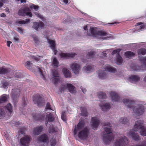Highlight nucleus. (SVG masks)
I'll return each mask as SVG.
<instances>
[{
    "mask_svg": "<svg viewBox=\"0 0 146 146\" xmlns=\"http://www.w3.org/2000/svg\"><path fill=\"white\" fill-rule=\"evenodd\" d=\"M135 131H139L140 135L143 136H146V129L143 121L139 120L136 121L133 129L130 130L127 132L128 136L131 137L134 140L137 141L139 139V137Z\"/></svg>",
    "mask_w": 146,
    "mask_h": 146,
    "instance_id": "obj_1",
    "label": "nucleus"
},
{
    "mask_svg": "<svg viewBox=\"0 0 146 146\" xmlns=\"http://www.w3.org/2000/svg\"><path fill=\"white\" fill-rule=\"evenodd\" d=\"M123 103L130 110H133L134 116H139L142 115L144 112V107L141 104H135V102L132 99L123 98Z\"/></svg>",
    "mask_w": 146,
    "mask_h": 146,
    "instance_id": "obj_2",
    "label": "nucleus"
},
{
    "mask_svg": "<svg viewBox=\"0 0 146 146\" xmlns=\"http://www.w3.org/2000/svg\"><path fill=\"white\" fill-rule=\"evenodd\" d=\"M74 133V136L78 133V137L81 140H84L87 138L89 131L87 128L84 127L83 122L81 121L79 122L77 126H75Z\"/></svg>",
    "mask_w": 146,
    "mask_h": 146,
    "instance_id": "obj_3",
    "label": "nucleus"
},
{
    "mask_svg": "<svg viewBox=\"0 0 146 146\" xmlns=\"http://www.w3.org/2000/svg\"><path fill=\"white\" fill-rule=\"evenodd\" d=\"M111 124L109 123H105L103 128L106 133L103 134V140L105 143H107L114 139V136L111 133L112 130Z\"/></svg>",
    "mask_w": 146,
    "mask_h": 146,
    "instance_id": "obj_4",
    "label": "nucleus"
},
{
    "mask_svg": "<svg viewBox=\"0 0 146 146\" xmlns=\"http://www.w3.org/2000/svg\"><path fill=\"white\" fill-rule=\"evenodd\" d=\"M87 34L88 36L97 37L104 39L107 38L112 39L111 36L108 35L106 32L102 31H98L96 28H90L89 31L88 32Z\"/></svg>",
    "mask_w": 146,
    "mask_h": 146,
    "instance_id": "obj_5",
    "label": "nucleus"
},
{
    "mask_svg": "<svg viewBox=\"0 0 146 146\" xmlns=\"http://www.w3.org/2000/svg\"><path fill=\"white\" fill-rule=\"evenodd\" d=\"M138 57L139 60L143 63V65L141 67L135 66L133 69L134 70H143L146 67V50L141 48L138 50Z\"/></svg>",
    "mask_w": 146,
    "mask_h": 146,
    "instance_id": "obj_6",
    "label": "nucleus"
},
{
    "mask_svg": "<svg viewBox=\"0 0 146 146\" xmlns=\"http://www.w3.org/2000/svg\"><path fill=\"white\" fill-rule=\"evenodd\" d=\"M98 98L101 102L99 104V106L102 110L104 111H106L111 108L110 104L103 100L106 98V96L105 93L103 92H99L98 93Z\"/></svg>",
    "mask_w": 146,
    "mask_h": 146,
    "instance_id": "obj_7",
    "label": "nucleus"
},
{
    "mask_svg": "<svg viewBox=\"0 0 146 146\" xmlns=\"http://www.w3.org/2000/svg\"><path fill=\"white\" fill-rule=\"evenodd\" d=\"M128 143L127 137L122 135L118 137L115 143L114 146H127Z\"/></svg>",
    "mask_w": 146,
    "mask_h": 146,
    "instance_id": "obj_8",
    "label": "nucleus"
},
{
    "mask_svg": "<svg viewBox=\"0 0 146 146\" xmlns=\"http://www.w3.org/2000/svg\"><path fill=\"white\" fill-rule=\"evenodd\" d=\"M33 100L35 104H37L39 107L44 105V100L39 94H36L33 96Z\"/></svg>",
    "mask_w": 146,
    "mask_h": 146,
    "instance_id": "obj_9",
    "label": "nucleus"
},
{
    "mask_svg": "<svg viewBox=\"0 0 146 146\" xmlns=\"http://www.w3.org/2000/svg\"><path fill=\"white\" fill-rule=\"evenodd\" d=\"M8 96L5 95H3L0 97V104L7 100ZM5 113L4 109L0 107V119L4 117L5 115Z\"/></svg>",
    "mask_w": 146,
    "mask_h": 146,
    "instance_id": "obj_10",
    "label": "nucleus"
},
{
    "mask_svg": "<svg viewBox=\"0 0 146 146\" xmlns=\"http://www.w3.org/2000/svg\"><path fill=\"white\" fill-rule=\"evenodd\" d=\"M120 50L118 49L114 50L112 53V55L115 54L116 59L115 60V62L118 64L121 65L122 64L123 60L122 58L119 55V52Z\"/></svg>",
    "mask_w": 146,
    "mask_h": 146,
    "instance_id": "obj_11",
    "label": "nucleus"
},
{
    "mask_svg": "<svg viewBox=\"0 0 146 146\" xmlns=\"http://www.w3.org/2000/svg\"><path fill=\"white\" fill-rule=\"evenodd\" d=\"M70 67L75 74H79L81 69V66L79 64L73 62L70 65Z\"/></svg>",
    "mask_w": 146,
    "mask_h": 146,
    "instance_id": "obj_12",
    "label": "nucleus"
},
{
    "mask_svg": "<svg viewBox=\"0 0 146 146\" xmlns=\"http://www.w3.org/2000/svg\"><path fill=\"white\" fill-rule=\"evenodd\" d=\"M31 139L30 137L26 135L21 138L20 142L23 146H28Z\"/></svg>",
    "mask_w": 146,
    "mask_h": 146,
    "instance_id": "obj_13",
    "label": "nucleus"
},
{
    "mask_svg": "<svg viewBox=\"0 0 146 146\" xmlns=\"http://www.w3.org/2000/svg\"><path fill=\"white\" fill-rule=\"evenodd\" d=\"M100 120L97 117H93L92 119L91 124L92 128L94 130L97 129L100 122Z\"/></svg>",
    "mask_w": 146,
    "mask_h": 146,
    "instance_id": "obj_14",
    "label": "nucleus"
},
{
    "mask_svg": "<svg viewBox=\"0 0 146 146\" xmlns=\"http://www.w3.org/2000/svg\"><path fill=\"white\" fill-rule=\"evenodd\" d=\"M33 117L34 120L36 121H41L44 119L45 115L41 113H33Z\"/></svg>",
    "mask_w": 146,
    "mask_h": 146,
    "instance_id": "obj_15",
    "label": "nucleus"
},
{
    "mask_svg": "<svg viewBox=\"0 0 146 146\" xmlns=\"http://www.w3.org/2000/svg\"><path fill=\"white\" fill-rule=\"evenodd\" d=\"M20 90L18 89H13V91L12 93L11 97L13 100L15 99L18 98L20 96Z\"/></svg>",
    "mask_w": 146,
    "mask_h": 146,
    "instance_id": "obj_16",
    "label": "nucleus"
},
{
    "mask_svg": "<svg viewBox=\"0 0 146 146\" xmlns=\"http://www.w3.org/2000/svg\"><path fill=\"white\" fill-rule=\"evenodd\" d=\"M48 41L50 44V48L54 51V54L56 55L57 51V50L56 49V45L55 41L52 40H50L49 39H48Z\"/></svg>",
    "mask_w": 146,
    "mask_h": 146,
    "instance_id": "obj_17",
    "label": "nucleus"
},
{
    "mask_svg": "<svg viewBox=\"0 0 146 146\" xmlns=\"http://www.w3.org/2000/svg\"><path fill=\"white\" fill-rule=\"evenodd\" d=\"M135 26H137V29L135 31L136 32H138L143 31L145 29V25L142 22L137 23Z\"/></svg>",
    "mask_w": 146,
    "mask_h": 146,
    "instance_id": "obj_18",
    "label": "nucleus"
},
{
    "mask_svg": "<svg viewBox=\"0 0 146 146\" xmlns=\"http://www.w3.org/2000/svg\"><path fill=\"white\" fill-rule=\"evenodd\" d=\"M30 11V9L28 7H26L19 9L18 12V14L20 16H25L27 12Z\"/></svg>",
    "mask_w": 146,
    "mask_h": 146,
    "instance_id": "obj_19",
    "label": "nucleus"
},
{
    "mask_svg": "<svg viewBox=\"0 0 146 146\" xmlns=\"http://www.w3.org/2000/svg\"><path fill=\"white\" fill-rule=\"evenodd\" d=\"M110 96L112 100L114 101H118L120 99L119 96L116 92H111L110 93Z\"/></svg>",
    "mask_w": 146,
    "mask_h": 146,
    "instance_id": "obj_20",
    "label": "nucleus"
},
{
    "mask_svg": "<svg viewBox=\"0 0 146 146\" xmlns=\"http://www.w3.org/2000/svg\"><path fill=\"white\" fill-rule=\"evenodd\" d=\"M104 68L106 71L110 72L115 73L116 72V69L115 68L108 64L105 65Z\"/></svg>",
    "mask_w": 146,
    "mask_h": 146,
    "instance_id": "obj_21",
    "label": "nucleus"
},
{
    "mask_svg": "<svg viewBox=\"0 0 146 146\" xmlns=\"http://www.w3.org/2000/svg\"><path fill=\"white\" fill-rule=\"evenodd\" d=\"M94 70V66L92 65H87L84 67L83 71L86 73H89L92 72Z\"/></svg>",
    "mask_w": 146,
    "mask_h": 146,
    "instance_id": "obj_22",
    "label": "nucleus"
},
{
    "mask_svg": "<svg viewBox=\"0 0 146 146\" xmlns=\"http://www.w3.org/2000/svg\"><path fill=\"white\" fill-rule=\"evenodd\" d=\"M98 77L100 79L103 80L107 78L106 72L103 70H99L97 72Z\"/></svg>",
    "mask_w": 146,
    "mask_h": 146,
    "instance_id": "obj_23",
    "label": "nucleus"
},
{
    "mask_svg": "<svg viewBox=\"0 0 146 146\" xmlns=\"http://www.w3.org/2000/svg\"><path fill=\"white\" fill-rule=\"evenodd\" d=\"M44 23L41 21L39 22L38 23L35 22L33 23V27L37 31L39 27L41 28H42L44 27Z\"/></svg>",
    "mask_w": 146,
    "mask_h": 146,
    "instance_id": "obj_24",
    "label": "nucleus"
},
{
    "mask_svg": "<svg viewBox=\"0 0 146 146\" xmlns=\"http://www.w3.org/2000/svg\"><path fill=\"white\" fill-rule=\"evenodd\" d=\"M140 78L138 76L131 75L129 77L128 80L130 82L134 83L140 80Z\"/></svg>",
    "mask_w": 146,
    "mask_h": 146,
    "instance_id": "obj_25",
    "label": "nucleus"
},
{
    "mask_svg": "<svg viewBox=\"0 0 146 146\" xmlns=\"http://www.w3.org/2000/svg\"><path fill=\"white\" fill-rule=\"evenodd\" d=\"M66 86L68 88L69 92L72 93H74L76 92V89L75 87L72 84L66 83L64 84V87Z\"/></svg>",
    "mask_w": 146,
    "mask_h": 146,
    "instance_id": "obj_26",
    "label": "nucleus"
},
{
    "mask_svg": "<svg viewBox=\"0 0 146 146\" xmlns=\"http://www.w3.org/2000/svg\"><path fill=\"white\" fill-rule=\"evenodd\" d=\"M4 108L6 112L8 113L11 114L13 112L12 106L11 104L9 103L4 107Z\"/></svg>",
    "mask_w": 146,
    "mask_h": 146,
    "instance_id": "obj_27",
    "label": "nucleus"
},
{
    "mask_svg": "<svg viewBox=\"0 0 146 146\" xmlns=\"http://www.w3.org/2000/svg\"><path fill=\"white\" fill-rule=\"evenodd\" d=\"M43 128V126L40 125L36 127L33 130V134L35 135H38L42 132Z\"/></svg>",
    "mask_w": 146,
    "mask_h": 146,
    "instance_id": "obj_28",
    "label": "nucleus"
},
{
    "mask_svg": "<svg viewBox=\"0 0 146 146\" xmlns=\"http://www.w3.org/2000/svg\"><path fill=\"white\" fill-rule=\"evenodd\" d=\"M37 140L38 141L46 142L48 140V136L45 134L42 135L37 138Z\"/></svg>",
    "mask_w": 146,
    "mask_h": 146,
    "instance_id": "obj_29",
    "label": "nucleus"
},
{
    "mask_svg": "<svg viewBox=\"0 0 146 146\" xmlns=\"http://www.w3.org/2000/svg\"><path fill=\"white\" fill-rule=\"evenodd\" d=\"M119 122L124 125H128L129 124V120L126 117H122L119 120Z\"/></svg>",
    "mask_w": 146,
    "mask_h": 146,
    "instance_id": "obj_30",
    "label": "nucleus"
},
{
    "mask_svg": "<svg viewBox=\"0 0 146 146\" xmlns=\"http://www.w3.org/2000/svg\"><path fill=\"white\" fill-rule=\"evenodd\" d=\"M48 131L50 133L56 132L57 131V128L54 127L53 125H51L49 126Z\"/></svg>",
    "mask_w": 146,
    "mask_h": 146,
    "instance_id": "obj_31",
    "label": "nucleus"
},
{
    "mask_svg": "<svg viewBox=\"0 0 146 146\" xmlns=\"http://www.w3.org/2000/svg\"><path fill=\"white\" fill-rule=\"evenodd\" d=\"M8 72V69L7 68H5V66H2L0 67V74H4L7 73Z\"/></svg>",
    "mask_w": 146,
    "mask_h": 146,
    "instance_id": "obj_32",
    "label": "nucleus"
},
{
    "mask_svg": "<svg viewBox=\"0 0 146 146\" xmlns=\"http://www.w3.org/2000/svg\"><path fill=\"white\" fill-rule=\"evenodd\" d=\"M30 21V20L29 19H26L25 21L24 20H17L15 22V24L17 25L18 24H23L27 23Z\"/></svg>",
    "mask_w": 146,
    "mask_h": 146,
    "instance_id": "obj_33",
    "label": "nucleus"
},
{
    "mask_svg": "<svg viewBox=\"0 0 146 146\" xmlns=\"http://www.w3.org/2000/svg\"><path fill=\"white\" fill-rule=\"evenodd\" d=\"M47 119L48 121L50 122L53 121L54 120L53 115L51 113H50L49 114L46 115V119Z\"/></svg>",
    "mask_w": 146,
    "mask_h": 146,
    "instance_id": "obj_34",
    "label": "nucleus"
},
{
    "mask_svg": "<svg viewBox=\"0 0 146 146\" xmlns=\"http://www.w3.org/2000/svg\"><path fill=\"white\" fill-rule=\"evenodd\" d=\"M125 55L126 57L129 58L134 56L135 54L131 51H127L125 52Z\"/></svg>",
    "mask_w": 146,
    "mask_h": 146,
    "instance_id": "obj_35",
    "label": "nucleus"
},
{
    "mask_svg": "<svg viewBox=\"0 0 146 146\" xmlns=\"http://www.w3.org/2000/svg\"><path fill=\"white\" fill-rule=\"evenodd\" d=\"M25 65L26 67L29 70L32 69V66L33 65V64L30 61H27L25 63Z\"/></svg>",
    "mask_w": 146,
    "mask_h": 146,
    "instance_id": "obj_36",
    "label": "nucleus"
},
{
    "mask_svg": "<svg viewBox=\"0 0 146 146\" xmlns=\"http://www.w3.org/2000/svg\"><path fill=\"white\" fill-rule=\"evenodd\" d=\"M71 76V73L70 71L64 68V77L70 78Z\"/></svg>",
    "mask_w": 146,
    "mask_h": 146,
    "instance_id": "obj_37",
    "label": "nucleus"
},
{
    "mask_svg": "<svg viewBox=\"0 0 146 146\" xmlns=\"http://www.w3.org/2000/svg\"><path fill=\"white\" fill-rule=\"evenodd\" d=\"M81 114L82 115L84 116H86L87 115V113L86 109L85 108H81Z\"/></svg>",
    "mask_w": 146,
    "mask_h": 146,
    "instance_id": "obj_38",
    "label": "nucleus"
},
{
    "mask_svg": "<svg viewBox=\"0 0 146 146\" xmlns=\"http://www.w3.org/2000/svg\"><path fill=\"white\" fill-rule=\"evenodd\" d=\"M76 54L75 53H64V58H70V57H74Z\"/></svg>",
    "mask_w": 146,
    "mask_h": 146,
    "instance_id": "obj_39",
    "label": "nucleus"
},
{
    "mask_svg": "<svg viewBox=\"0 0 146 146\" xmlns=\"http://www.w3.org/2000/svg\"><path fill=\"white\" fill-rule=\"evenodd\" d=\"M58 64L59 62L57 59L56 58H54L53 59L52 62V64L53 66L54 67H57L58 66Z\"/></svg>",
    "mask_w": 146,
    "mask_h": 146,
    "instance_id": "obj_40",
    "label": "nucleus"
},
{
    "mask_svg": "<svg viewBox=\"0 0 146 146\" xmlns=\"http://www.w3.org/2000/svg\"><path fill=\"white\" fill-rule=\"evenodd\" d=\"M94 52L93 51H92L88 53L87 57L88 58H91L94 57Z\"/></svg>",
    "mask_w": 146,
    "mask_h": 146,
    "instance_id": "obj_41",
    "label": "nucleus"
},
{
    "mask_svg": "<svg viewBox=\"0 0 146 146\" xmlns=\"http://www.w3.org/2000/svg\"><path fill=\"white\" fill-rule=\"evenodd\" d=\"M22 106L23 107H24L26 105H27L28 103L27 100L25 99V97L22 98Z\"/></svg>",
    "mask_w": 146,
    "mask_h": 146,
    "instance_id": "obj_42",
    "label": "nucleus"
},
{
    "mask_svg": "<svg viewBox=\"0 0 146 146\" xmlns=\"http://www.w3.org/2000/svg\"><path fill=\"white\" fill-rule=\"evenodd\" d=\"M46 109L51 110L52 111H54V109H55V108H51L50 103L48 102L46 105Z\"/></svg>",
    "mask_w": 146,
    "mask_h": 146,
    "instance_id": "obj_43",
    "label": "nucleus"
},
{
    "mask_svg": "<svg viewBox=\"0 0 146 146\" xmlns=\"http://www.w3.org/2000/svg\"><path fill=\"white\" fill-rule=\"evenodd\" d=\"M27 129L25 127H22L20 129V132L23 135H25V132L26 131Z\"/></svg>",
    "mask_w": 146,
    "mask_h": 146,
    "instance_id": "obj_44",
    "label": "nucleus"
},
{
    "mask_svg": "<svg viewBox=\"0 0 146 146\" xmlns=\"http://www.w3.org/2000/svg\"><path fill=\"white\" fill-rule=\"evenodd\" d=\"M32 37L33 38L34 40L36 43L38 44L40 42L38 38L35 35H33Z\"/></svg>",
    "mask_w": 146,
    "mask_h": 146,
    "instance_id": "obj_45",
    "label": "nucleus"
},
{
    "mask_svg": "<svg viewBox=\"0 0 146 146\" xmlns=\"http://www.w3.org/2000/svg\"><path fill=\"white\" fill-rule=\"evenodd\" d=\"M15 77L17 78H21L22 77V75L21 73L17 72L15 74Z\"/></svg>",
    "mask_w": 146,
    "mask_h": 146,
    "instance_id": "obj_46",
    "label": "nucleus"
},
{
    "mask_svg": "<svg viewBox=\"0 0 146 146\" xmlns=\"http://www.w3.org/2000/svg\"><path fill=\"white\" fill-rule=\"evenodd\" d=\"M35 14L37 17L41 19H44L43 17L38 12H35Z\"/></svg>",
    "mask_w": 146,
    "mask_h": 146,
    "instance_id": "obj_47",
    "label": "nucleus"
},
{
    "mask_svg": "<svg viewBox=\"0 0 146 146\" xmlns=\"http://www.w3.org/2000/svg\"><path fill=\"white\" fill-rule=\"evenodd\" d=\"M9 85V83L7 82H4L2 83V86L4 88L7 87Z\"/></svg>",
    "mask_w": 146,
    "mask_h": 146,
    "instance_id": "obj_48",
    "label": "nucleus"
},
{
    "mask_svg": "<svg viewBox=\"0 0 146 146\" xmlns=\"http://www.w3.org/2000/svg\"><path fill=\"white\" fill-rule=\"evenodd\" d=\"M59 81V77H54V82L55 84L57 83Z\"/></svg>",
    "mask_w": 146,
    "mask_h": 146,
    "instance_id": "obj_49",
    "label": "nucleus"
},
{
    "mask_svg": "<svg viewBox=\"0 0 146 146\" xmlns=\"http://www.w3.org/2000/svg\"><path fill=\"white\" fill-rule=\"evenodd\" d=\"M39 7L38 5H36L34 4H32L30 6V8L31 9H33L35 10L38 9Z\"/></svg>",
    "mask_w": 146,
    "mask_h": 146,
    "instance_id": "obj_50",
    "label": "nucleus"
},
{
    "mask_svg": "<svg viewBox=\"0 0 146 146\" xmlns=\"http://www.w3.org/2000/svg\"><path fill=\"white\" fill-rule=\"evenodd\" d=\"M52 74L54 77H59L58 72L56 70L54 71L53 72Z\"/></svg>",
    "mask_w": 146,
    "mask_h": 146,
    "instance_id": "obj_51",
    "label": "nucleus"
},
{
    "mask_svg": "<svg viewBox=\"0 0 146 146\" xmlns=\"http://www.w3.org/2000/svg\"><path fill=\"white\" fill-rule=\"evenodd\" d=\"M51 145L52 146H55L56 144V140H50Z\"/></svg>",
    "mask_w": 146,
    "mask_h": 146,
    "instance_id": "obj_52",
    "label": "nucleus"
},
{
    "mask_svg": "<svg viewBox=\"0 0 146 146\" xmlns=\"http://www.w3.org/2000/svg\"><path fill=\"white\" fill-rule=\"evenodd\" d=\"M29 16L30 17H32L33 16V15L31 12L30 11H29L27 12L25 15V16Z\"/></svg>",
    "mask_w": 146,
    "mask_h": 146,
    "instance_id": "obj_53",
    "label": "nucleus"
},
{
    "mask_svg": "<svg viewBox=\"0 0 146 146\" xmlns=\"http://www.w3.org/2000/svg\"><path fill=\"white\" fill-rule=\"evenodd\" d=\"M17 31L21 34H22L23 33V30L21 28H18Z\"/></svg>",
    "mask_w": 146,
    "mask_h": 146,
    "instance_id": "obj_54",
    "label": "nucleus"
},
{
    "mask_svg": "<svg viewBox=\"0 0 146 146\" xmlns=\"http://www.w3.org/2000/svg\"><path fill=\"white\" fill-rule=\"evenodd\" d=\"M13 40H14V41L15 42H18L19 41V39L17 37H14Z\"/></svg>",
    "mask_w": 146,
    "mask_h": 146,
    "instance_id": "obj_55",
    "label": "nucleus"
},
{
    "mask_svg": "<svg viewBox=\"0 0 146 146\" xmlns=\"http://www.w3.org/2000/svg\"><path fill=\"white\" fill-rule=\"evenodd\" d=\"M60 90L61 92L64 91V85H62V86L60 87Z\"/></svg>",
    "mask_w": 146,
    "mask_h": 146,
    "instance_id": "obj_56",
    "label": "nucleus"
},
{
    "mask_svg": "<svg viewBox=\"0 0 146 146\" xmlns=\"http://www.w3.org/2000/svg\"><path fill=\"white\" fill-rule=\"evenodd\" d=\"M33 58L37 61H38L39 60V58L38 57H37L33 56Z\"/></svg>",
    "mask_w": 146,
    "mask_h": 146,
    "instance_id": "obj_57",
    "label": "nucleus"
},
{
    "mask_svg": "<svg viewBox=\"0 0 146 146\" xmlns=\"http://www.w3.org/2000/svg\"><path fill=\"white\" fill-rule=\"evenodd\" d=\"M61 114V118L62 120L64 121V112L62 111Z\"/></svg>",
    "mask_w": 146,
    "mask_h": 146,
    "instance_id": "obj_58",
    "label": "nucleus"
},
{
    "mask_svg": "<svg viewBox=\"0 0 146 146\" xmlns=\"http://www.w3.org/2000/svg\"><path fill=\"white\" fill-rule=\"evenodd\" d=\"M12 43L11 41H7V45L8 47L10 46V44Z\"/></svg>",
    "mask_w": 146,
    "mask_h": 146,
    "instance_id": "obj_59",
    "label": "nucleus"
},
{
    "mask_svg": "<svg viewBox=\"0 0 146 146\" xmlns=\"http://www.w3.org/2000/svg\"><path fill=\"white\" fill-rule=\"evenodd\" d=\"M0 16L1 17H4L6 16V15L4 13H3L0 15Z\"/></svg>",
    "mask_w": 146,
    "mask_h": 146,
    "instance_id": "obj_60",
    "label": "nucleus"
},
{
    "mask_svg": "<svg viewBox=\"0 0 146 146\" xmlns=\"http://www.w3.org/2000/svg\"><path fill=\"white\" fill-rule=\"evenodd\" d=\"M7 1V0H0V2L4 3H6Z\"/></svg>",
    "mask_w": 146,
    "mask_h": 146,
    "instance_id": "obj_61",
    "label": "nucleus"
},
{
    "mask_svg": "<svg viewBox=\"0 0 146 146\" xmlns=\"http://www.w3.org/2000/svg\"><path fill=\"white\" fill-rule=\"evenodd\" d=\"M81 88V90H82V91L84 93H85L86 92V89L85 88H83L82 87Z\"/></svg>",
    "mask_w": 146,
    "mask_h": 146,
    "instance_id": "obj_62",
    "label": "nucleus"
},
{
    "mask_svg": "<svg viewBox=\"0 0 146 146\" xmlns=\"http://www.w3.org/2000/svg\"><path fill=\"white\" fill-rule=\"evenodd\" d=\"M106 51L104 52H102V55L104 57L106 56L107 55L106 53Z\"/></svg>",
    "mask_w": 146,
    "mask_h": 146,
    "instance_id": "obj_63",
    "label": "nucleus"
},
{
    "mask_svg": "<svg viewBox=\"0 0 146 146\" xmlns=\"http://www.w3.org/2000/svg\"><path fill=\"white\" fill-rule=\"evenodd\" d=\"M84 29L85 30H87V26H84Z\"/></svg>",
    "mask_w": 146,
    "mask_h": 146,
    "instance_id": "obj_64",
    "label": "nucleus"
}]
</instances>
